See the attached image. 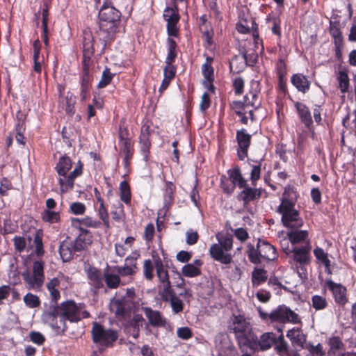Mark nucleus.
I'll return each instance as SVG.
<instances>
[{"instance_id":"052dcab7","label":"nucleus","mask_w":356,"mask_h":356,"mask_svg":"<svg viewBox=\"0 0 356 356\" xmlns=\"http://www.w3.org/2000/svg\"><path fill=\"white\" fill-rule=\"evenodd\" d=\"M202 74L204 78L209 83L213 81V68L211 65H207V64H203L202 67Z\"/></svg>"},{"instance_id":"412c9836","label":"nucleus","mask_w":356,"mask_h":356,"mask_svg":"<svg viewBox=\"0 0 356 356\" xmlns=\"http://www.w3.org/2000/svg\"><path fill=\"white\" fill-rule=\"evenodd\" d=\"M280 335L277 337L274 343L275 349L280 356H300L297 350H290L287 342L284 339L281 329L279 330Z\"/></svg>"},{"instance_id":"2eb2a0df","label":"nucleus","mask_w":356,"mask_h":356,"mask_svg":"<svg viewBox=\"0 0 356 356\" xmlns=\"http://www.w3.org/2000/svg\"><path fill=\"white\" fill-rule=\"evenodd\" d=\"M149 323L154 327H165L167 320L161 313L157 310H153L151 307H142Z\"/></svg>"},{"instance_id":"69168bd1","label":"nucleus","mask_w":356,"mask_h":356,"mask_svg":"<svg viewBox=\"0 0 356 356\" xmlns=\"http://www.w3.org/2000/svg\"><path fill=\"white\" fill-rule=\"evenodd\" d=\"M140 254L136 252H132L130 255H129L125 259V264L130 267L134 268L135 270L137 268L136 267V261L139 257Z\"/></svg>"},{"instance_id":"a211bd4d","label":"nucleus","mask_w":356,"mask_h":356,"mask_svg":"<svg viewBox=\"0 0 356 356\" xmlns=\"http://www.w3.org/2000/svg\"><path fill=\"white\" fill-rule=\"evenodd\" d=\"M258 248L260 249V256L267 261H275L278 257L276 248L267 241L258 238Z\"/></svg>"},{"instance_id":"5fc2aeb1","label":"nucleus","mask_w":356,"mask_h":356,"mask_svg":"<svg viewBox=\"0 0 356 356\" xmlns=\"http://www.w3.org/2000/svg\"><path fill=\"white\" fill-rule=\"evenodd\" d=\"M34 243L35 246V252L36 255L38 257L42 256L44 253V250L43 248L42 236L38 232L35 236Z\"/></svg>"},{"instance_id":"473e14b6","label":"nucleus","mask_w":356,"mask_h":356,"mask_svg":"<svg viewBox=\"0 0 356 356\" xmlns=\"http://www.w3.org/2000/svg\"><path fill=\"white\" fill-rule=\"evenodd\" d=\"M243 191L241 192V196L242 200L245 202H249L255 199L259 198L261 196V191L257 188H252L247 186L243 187Z\"/></svg>"},{"instance_id":"4468645a","label":"nucleus","mask_w":356,"mask_h":356,"mask_svg":"<svg viewBox=\"0 0 356 356\" xmlns=\"http://www.w3.org/2000/svg\"><path fill=\"white\" fill-rule=\"evenodd\" d=\"M79 229V235L72 241L74 250L76 252H81L86 250L88 247L92 243V236L90 231L83 227H77Z\"/></svg>"},{"instance_id":"c85d7f7f","label":"nucleus","mask_w":356,"mask_h":356,"mask_svg":"<svg viewBox=\"0 0 356 356\" xmlns=\"http://www.w3.org/2000/svg\"><path fill=\"white\" fill-rule=\"evenodd\" d=\"M229 179L234 186L237 185L239 188L245 187L246 180L242 177L240 169L238 166L227 171Z\"/></svg>"},{"instance_id":"a19ab883","label":"nucleus","mask_w":356,"mask_h":356,"mask_svg":"<svg viewBox=\"0 0 356 356\" xmlns=\"http://www.w3.org/2000/svg\"><path fill=\"white\" fill-rule=\"evenodd\" d=\"M90 77L87 72H84L81 83V100L85 101L86 99L87 93L90 88Z\"/></svg>"},{"instance_id":"9d476101","label":"nucleus","mask_w":356,"mask_h":356,"mask_svg":"<svg viewBox=\"0 0 356 356\" xmlns=\"http://www.w3.org/2000/svg\"><path fill=\"white\" fill-rule=\"evenodd\" d=\"M175 191V186L172 182L168 181L165 183L163 207L158 211V216L156 222H164L165 220H170V214H168V212L170 207L173 204Z\"/></svg>"},{"instance_id":"7ed1b4c3","label":"nucleus","mask_w":356,"mask_h":356,"mask_svg":"<svg viewBox=\"0 0 356 356\" xmlns=\"http://www.w3.org/2000/svg\"><path fill=\"white\" fill-rule=\"evenodd\" d=\"M228 330L234 334L239 348L245 352V346L254 333L250 323L243 315L233 314L229 322Z\"/></svg>"},{"instance_id":"cd10ccee","label":"nucleus","mask_w":356,"mask_h":356,"mask_svg":"<svg viewBox=\"0 0 356 356\" xmlns=\"http://www.w3.org/2000/svg\"><path fill=\"white\" fill-rule=\"evenodd\" d=\"M72 168L71 159L67 156H63L60 158L58 163L56 166V170L60 177H62L65 180L67 179L66 176L67 172Z\"/></svg>"},{"instance_id":"4be33fe9","label":"nucleus","mask_w":356,"mask_h":356,"mask_svg":"<svg viewBox=\"0 0 356 356\" xmlns=\"http://www.w3.org/2000/svg\"><path fill=\"white\" fill-rule=\"evenodd\" d=\"M286 337L290 339L293 346L299 348L296 350L298 352L302 349H305V344L307 343L306 342L307 336L301 330L296 328L291 329L288 330Z\"/></svg>"},{"instance_id":"6e6552de","label":"nucleus","mask_w":356,"mask_h":356,"mask_svg":"<svg viewBox=\"0 0 356 356\" xmlns=\"http://www.w3.org/2000/svg\"><path fill=\"white\" fill-rule=\"evenodd\" d=\"M276 340V334L273 332H265L261 335L259 338L254 333L247 346H245V352L248 350L255 353L259 351H265L271 348Z\"/></svg>"},{"instance_id":"a878e982","label":"nucleus","mask_w":356,"mask_h":356,"mask_svg":"<svg viewBox=\"0 0 356 356\" xmlns=\"http://www.w3.org/2000/svg\"><path fill=\"white\" fill-rule=\"evenodd\" d=\"M309 245L294 248L293 250L294 260L300 264H307L309 261Z\"/></svg>"},{"instance_id":"4c0bfd02","label":"nucleus","mask_w":356,"mask_h":356,"mask_svg":"<svg viewBox=\"0 0 356 356\" xmlns=\"http://www.w3.org/2000/svg\"><path fill=\"white\" fill-rule=\"evenodd\" d=\"M104 278L106 286L108 289H117L120 284V278L118 275L112 274L109 273H105L104 274Z\"/></svg>"},{"instance_id":"09e8293b","label":"nucleus","mask_w":356,"mask_h":356,"mask_svg":"<svg viewBox=\"0 0 356 356\" xmlns=\"http://www.w3.org/2000/svg\"><path fill=\"white\" fill-rule=\"evenodd\" d=\"M305 349L308 350L312 356H324L325 352L323 350V346L318 343L314 346L312 343L309 342L305 344Z\"/></svg>"},{"instance_id":"de8ad7c7","label":"nucleus","mask_w":356,"mask_h":356,"mask_svg":"<svg viewBox=\"0 0 356 356\" xmlns=\"http://www.w3.org/2000/svg\"><path fill=\"white\" fill-rule=\"evenodd\" d=\"M312 307L316 310H322L327 307V302L325 297L314 295L312 297Z\"/></svg>"},{"instance_id":"c9c22d12","label":"nucleus","mask_w":356,"mask_h":356,"mask_svg":"<svg viewBox=\"0 0 356 356\" xmlns=\"http://www.w3.org/2000/svg\"><path fill=\"white\" fill-rule=\"evenodd\" d=\"M337 79L339 83V88L341 92L343 94L348 92L349 90L350 83L348 75L346 70H343L339 71Z\"/></svg>"},{"instance_id":"72a5a7b5","label":"nucleus","mask_w":356,"mask_h":356,"mask_svg":"<svg viewBox=\"0 0 356 356\" xmlns=\"http://www.w3.org/2000/svg\"><path fill=\"white\" fill-rule=\"evenodd\" d=\"M328 345L330 346V349L327 352L328 356H337V350L344 348V344L339 337L330 338Z\"/></svg>"},{"instance_id":"5701e85b","label":"nucleus","mask_w":356,"mask_h":356,"mask_svg":"<svg viewBox=\"0 0 356 356\" xmlns=\"http://www.w3.org/2000/svg\"><path fill=\"white\" fill-rule=\"evenodd\" d=\"M76 252H77L74 250L72 241L66 239L60 243L59 247V253L63 262L71 261Z\"/></svg>"},{"instance_id":"8fccbe9b","label":"nucleus","mask_w":356,"mask_h":356,"mask_svg":"<svg viewBox=\"0 0 356 356\" xmlns=\"http://www.w3.org/2000/svg\"><path fill=\"white\" fill-rule=\"evenodd\" d=\"M307 236V231H294L289 234V238L292 243H298L305 240Z\"/></svg>"},{"instance_id":"e433bc0d","label":"nucleus","mask_w":356,"mask_h":356,"mask_svg":"<svg viewBox=\"0 0 356 356\" xmlns=\"http://www.w3.org/2000/svg\"><path fill=\"white\" fill-rule=\"evenodd\" d=\"M298 195L296 191L291 187H286L282 195L281 204H295Z\"/></svg>"},{"instance_id":"b1692460","label":"nucleus","mask_w":356,"mask_h":356,"mask_svg":"<svg viewBox=\"0 0 356 356\" xmlns=\"http://www.w3.org/2000/svg\"><path fill=\"white\" fill-rule=\"evenodd\" d=\"M295 106L297 109L299 118L307 128L310 129L313 124L311 113L306 105L300 102H296Z\"/></svg>"},{"instance_id":"393cba45","label":"nucleus","mask_w":356,"mask_h":356,"mask_svg":"<svg viewBox=\"0 0 356 356\" xmlns=\"http://www.w3.org/2000/svg\"><path fill=\"white\" fill-rule=\"evenodd\" d=\"M156 276L159 283L162 284L170 283L167 266H165L162 260L159 257L154 260Z\"/></svg>"},{"instance_id":"dca6fc26","label":"nucleus","mask_w":356,"mask_h":356,"mask_svg":"<svg viewBox=\"0 0 356 356\" xmlns=\"http://www.w3.org/2000/svg\"><path fill=\"white\" fill-rule=\"evenodd\" d=\"M236 140L238 142V156L240 160H243L248 156V149L250 145L251 136L242 129L236 133Z\"/></svg>"},{"instance_id":"79ce46f5","label":"nucleus","mask_w":356,"mask_h":356,"mask_svg":"<svg viewBox=\"0 0 356 356\" xmlns=\"http://www.w3.org/2000/svg\"><path fill=\"white\" fill-rule=\"evenodd\" d=\"M24 302L29 308H36L40 306L41 301L37 295L28 293L24 296Z\"/></svg>"},{"instance_id":"7c9ffc66","label":"nucleus","mask_w":356,"mask_h":356,"mask_svg":"<svg viewBox=\"0 0 356 356\" xmlns=\"http://www.w3.org/2000/svg\"><path fill=\"white\" fill-rule=\"evenodd\" d=\"M120 153L123 155L124 163L128 164L129 160L132 156L134 149L131 140H125L119 142Z\"/></svg>"},{"instance_id":"39448f33","label":"nucleus","mask_w":356,"mask_h":356,"mask_svg":"<svg viewBox=\"0 0 356 356\" xmlns=\"http://www.w3.org/2000/svg\"><path fill=\"white\" fill-rule=\"evenodd\" d=\"M91 336L95 343L100 344L106 348H111L118 339V332L112 329H106L98 322H93Z\"/></svg>"},{"instance_id":"4d7b16f0","label":"nucleus","mask_w":356,"mask_h":356,"mask_svg":"<svg viewBox=\"0 0 356 356\" xmlns=\"http://www.w3.org/2000/svg\"><path fill=\"white\" fill-rule=\"evenodd\" d=\"M145 323V319L141 314H134L130 321V325L133 329L140 330Z\"/></svg>"},{"instance_id":"f257e3e1","label":"nucleus","mask_w":356,"mask_h":356,"mask_svg":"<svg viewBox=\"0 0 356 356\" xmlns=\"http://www.w3.org/2000/svg\"><path fill=\"white\" fill-rule=\"evenodd\" d=\"M83 307V304H77L73 300H67L60 304L50 305L43 312L42 320L57 334L63 335L68 330L67 321L76 323L90 316L88 311H81Z\"/></svg>"},{"instance_id":"f03ea898","label":"nucleus","mask_w":356,"mask_h":356,"mask_svg":"<svg viewBox=\"0 0 356 356\" xmlns=\"http://www.w3.org/2000/svg\"><path fill=\"white\" fill-rule=\"evenodd\" d=\"M99 30L97 32L102 54L106 43L113 38L120 19V13L113 6H103L99 13Z\"/></svg>"},{"instance_id":"603ef678","label":"nucleus","mask_w":356,"mask_h":356,"mask_svg":"<svg viewBox=\"0 0 356 356\" xmlns=\"http://www.w3.org/2000/svg\"><path fill=\"white\" fill-rule=\"evenodd\" d=\"M113 76L114 74L111 72L110 69L106 68L102 72V78L98 83L97 87L99 88H103L108 86L111 83Z\"/></svg>"},{"instance_id":"c03bdc74","label":"nucleus","mask_w":356,"mask_h":356,"mask_svg":"<svg viewBox=\"0 0 356 356\" xmlns=\"http://www.w3.org/2000/svg\"><path fill=\"white\" fill-rule=\"evenodd\" d=\"M155 268V263L150 259H146L143 264V275L147 280H152L154 277V270Z\"/></svg>"},{"instance_id":"9b49d317","label":"nucleus","mask_w":356,"mask_h":356,"mask_svg":"<svg viewBox=\"0 0 356 356\" xmlns=\"http://www.w3.org/2000/svg\"><path fill=\"white\" fill-rule=\"evenodd\" d=\"M269 319L271 322L286 323L291 322L297 323L299 322L298 315L291 309L284 305H280L269 314Z\"/></svg>"},{"instance_id":"864d4df0","label":"nucleus","mask_w":356,"mask_h":356,"mask_svg":"<svg viewBox=\"0 0 356 356\" xmlns=\"http://www.w3.org/2000/svg\"><path fill=\"white\" fill-rule=\"evenodd\" d=\"M140 144L141 147V151L144 155L145 160H147L151 143L149 140V136H140Z\"/></svg>"},{"instance_id":"a18cd8bd","label":"nucleus","mask_w":356,"mask_h":356,"mask_svg":"<svg viewBox=\"0 0 356 356\" xmlns=\"http://www.w3.org/2000/svg\"><path fill=\"white\" fill-rule=\"evenodd\" d=\"M168 54L166 57L165 63L169 65V64H172L174 62V60L177 56V53H176L177 44H176L175 41L171 38L168 39Z\"/></svg>"},{"instance_id":"ea45409f","label":"nucleus","mask_w":356,"mask_h":356,"mask_svg":"<svg viewBox=\"0 0 356 356\" xmlns=\"http://www.w3.org/2000/svg\"><path fill=\"white\" fill-rule=\"evenodd\" d=\"M181 273L186 277H195L201 275V270L194 264H188L182 267Z\"/></svg>"},{"instance_id":"f8f14e48","label":"nucleus","mask_w":356,"mask_h":356,"mask_svg":"<svg viewBox=\"0 0 356 356\" xmlns=\"http://www.w3.org/2000/svg\"><path fill=\"white\" fill-rule=\"evenodd\" d=\"M325 284L331 291L334 302L339 306L343 307L348 302L347 289L340 283H336L332 280H326Z\"/></svg>"},{"instance_id":"ddd939ff","label":"nucleus","mask_w":356,"mask_h":356,"mask_svg":"<svg viewBox=\"0 0 356 356\" xmlns=\"http://www.w3.org/2000/svg\"><path fill=\"white\" fill-rule=\"evenodd\" d=\"M95 52L94 38L89 29L83 31V57L84 65H88Z\"/></svg>"},{"instance_id":"f704fd0d","label":"nucleus","mask_w":356,"mask_h":356,"mask_svg":"<svg viewBox=\"0 0 356 356\" xmlns=\"http://www.w3.org/2000/svg\"><path fill=\"white\" fill-rule=\"evenodd\" d=\"M163 17L167 23H178L180 17L177 5L175 3L172 8L167 7L164 10Z\"/></svg>"},{"instance_id":"13d9d810","label":"nucleus","mask_w":356,"mask_h":356,"mask_svg":"<svg viewBox=\"0 0 356 356\" xmlns=\"http://www.w3.org/2000/svg\"><path fill=\"white\" fill-rule=\"evenodd\" d=\"M29 338L32 342L38 346L42 345L45 341L44 336L42 333L36 331H31L29 333Z\"/></svg>"},{"instance_id":"58836bf2","label":"nucleus","mask_w":356,"mask_h":356,"mask_svg":"<svg viewBox=\"0 0 356 356\" xmlns=\"http://www.w3.org/2000/svg\"><path fill=\"white\" fill-rule=\"evenodd\" d=\"M120 199L125 204H129L131 202V190L129 184L126 181H122L120 184Z\"/></svg>"},{"instance_id":"bf43d9fd","label":"nucleus","mask_w":356,"mask_h":356,"mask_svg":"<svg viewBox=\"0 0 356 356\" xmlns=\"http://www.w3.org/2000/svg\"><path fill=\"white\" fill-rule=\"evenodd\" d=\"M172 311L175 313H179L183 311L184 304L181 299L176 296L171 298L170 300Z\"/></svg>"},{"instance_id":"6e6d98bb","label":"nucleus","mask_w":356,"mask_h":356,"mask_svg":"<svg viewBox=\"0 0 356 356\" xmlns=\"http://www.w3.org/2000/svg\"><path fill=\"white\" fill-rule=\"evenodd\" d=\"M177 335L181 339L188 340L192 338L193 334L190 327H181L177 329Z\"/></svg>"},{"instance_id":"e2e57ef3","label":"nucleus","mask_w":356,"mask_h":356,"mask_svg":"<svg viewBox=\"0 0 356 356\" xmlns=\"http://www.w3.org/2000/svg\"><path fill=\"white\" fill-rule=\"evenodd\" d=\"M155 232L154 224H147L145 228L144 238L147 242L152 241Z\"/></svg>"},{"instance_id":"1a4fd4ad","label":"nucleus","mask_w":356,"mask_h":356,"mask_svg":"<svg viewBox=\"0 0 356 356\" xmlns=\"http://www.w3.org/2000/svg\"><path fill=\"white\" fill-rule=\"evenodd\" d=\"M260 104L257 92L250 91L245 95L243 102H233L232 108L236 115L241 116L246 114V108L251 107L257 109Z\"/></svg>"},{"instance_id":"49530a36","label":"nucleus","mask_w":356,"mask_h":356,"mask_svg":"<svg viewBox=\"0 0 356 356\" xmlns=\"http://www.w3.org/2000/svg\"><path fill=\"white\" fill-rule=\"evenodd\" d=\"M62 103L65 106V110L69 115H72L74 113V104L75 97L72 94H67V95L63 98Z\"/></svg>"},{"instance_id":"2f4dec72","label":"nucleus","mask_w":356,"mask_h":356,"mask_svg":"<svg viewBox=\"0 0 356 356\" xmlns=\"http://www.w3.org/2000/svg\"><path fill=\"white\" fill-rule=\"evenodd\" d=\"M267 271L264 268H255L252 273V283L253 286H258L266 282Z\"/></svg>"},{"instance_id":"20e7f679","label":"nucleus","mask_w":356,"mask_h":356,"mask_svg":"<svg viewBox=\"0 0 356 356\" xmlns=\"http://www.w3.org/2000/svg\"><path fill=\"white\" fill-rule=\"evenodd\" d=\"M218 243H214L209 248V254L215 261L223 264H229L232 261V256L227 253L233 248L232 236L218 232L216 235Z\"/></svg>"},{"instance_id":"423d86ee","label":"nucleus","mask_w":356,"mask_h":356,"mask_svg":"<svg viewBox=\"0 0 356 356\" xmlns=\"http://www.w3.org/2000/svg\"><path fill=\"white\" fill-rule=\"evenodd\" d=\"M44 266L43 260H35L32 265V274L29 272L22 273L23 279L29 288L36 289L42 287L45 280Z\"/></svg>"},{"instance_id":"680f3d73","label":"nucleus","mask_w":356,"mask_h":356,"mask_svg":"<svg viewBox=\"0 0 356 356\" xmlns=\"http://www.w3.org/2000/svg\"><path fill=\"white\" fill-rule=\"evenodd\" d=\"M116 271L119 276L132 275L136 273V270L134 268L127 266L126 264L124 266H117Z\"/></svg>"},{"instance_id":"aec40b11","label":"nucleus","mask_w":356,"mask_h":356,"mask_svg":"<svg viewBox=\"0 0 356 356\" xmlns=\"http://www.w3.org/2000/svg\"><path fill=\"white\" fill-rule=\"evenodd\" d=\"M86 273L89 284L96 291L104 287V275H102L99 269L90 266L86 270Z\"/></svg>"},{"instance_id":"0e129e2a","label":"nucleus","mask_w":356,"mask_h":356,"mask_svg":"<svg viewBox=\"0 0 356 356\" xmlns=\"http://www.w3.org/2000/svg\"><path fill=\"white\" fill-rule=\"evenodd\" d=\"M15 248L19 252H22L26 248V241L21 236H15L13 238Z\"/></svg>"},{"instance_id":"c756f323","label":"nucleus","mask_w":356,"mask_h":356,"mask_svg":"<svg viewBox=\"0 0 356 356\" xmlns=\"http://www.w3.org/2000/svg\"><path fill=\"white\" fill-rule=\"evenodd\" d=\"M246 254L249 261L254 264H259L261 262V256H260V249L258 248V242L257 245L249 243L247 245Z\"/></svg>"},{"instance_id":"bb28decb","label":"nucleus","mask_w":356,"mask_h":356,"mask_svg":"<svg viewBox=\"0 0 356 356\" xmlns=\"http://www.w3.org/2000/svg\"><path fill=\"white\" fill-rule=\"evenodd\" d=\"M292 84L300 92L305 93L309 89L310 83L305 76L302 74H296L291 79Z\"/></svg>"},{"instance_id":"37998d69","label":"nucleus","mask_w":356,"mask_h":356,"mask_svg":"<svg viewBox=\"0 0 356 356\" xmlns=\"http://www.w3.org/2000/svg\"><path fill=\"white\" fill-rule=\"evenodd\" d=\"M40 15H42V29L46 31L47 30L49 15V6L47 1H44L43 3V8L35 14L36 19H38Z\"/></svg>"},{"instance_id":"6ab92c4d","label":"nucleus","mask_w":356,"mask_h":356,"mask_svg":"<svg viewBox=\"0 0 356 356\" xmlns=\"http://www.w3.org/2000/svg\"><path fill=\"white\" fill-rule=\"evenodd\" d=\"M82 174V164L80 161L77 163L74 170L71 172L66 180L62 177L59 178V184L60 186V191L62 193H65L69 190H71L74 187V181L75 178L80 176Z\"/></svg>"},{"instance_id":"0eeeda50","label":"nucleus","mask_w":356,"mask_h":356,"mask_svg":"<svg viewBox=\"0 0 356 356\" xmlns=\"http://www.w3.org/2000/svg\"><path fill=\"white\" fill-rule=\"evenodd\" d=\"M127 299V298L120 297H114L111 299L109 310L119 321L124 320L131 314L134 303Z\"/></svg>"},{"instance_id":"774afa93","label":"nucleus","mask_w":356,"mask_h":356,"mask_svg":"<svg viewBox=\"0 0 356 356\" xmlns=\"http://www.w3.org/2000/svg\"><path fill=\"white\" fill-rule=\"evenodd\" d=\"M71 211L76 215L83 214L86 210L85 205L81 202L72 203L70 206Z\"/></svg>"},{"instance_id":"338daca9","label":"nucleus","mask_w":356,"mask_h":356,"mask_svg":"<svg viewBox=\"0 0 356 356\" xmlns=\"http://www.w3.org/2000/svg\"><path fill=\"white\" fill-rule=\"evenodd\" d=\"M257 298L261 302H267L271 298L270 293L268 291L261 289L256 293Z\"/></svg>"},{"instance_id":"3c124183","label":"nucleus","mask_w":356,"mask_h":356,"mask_svg":"<svg viewBox=\"0 0 356 356\" xmlns=\"http://www.w3.org/2000/svg\"><path fill=\"white\" fill-rule=\"evenodd\" d=\"M162 291L161 293V298L163 301L168 302L171 298L175 296L174 290L172 288L171 282L162 284Z\"/></svg>"},{"instance_id":"f3484780","label":"nucleus","mask_w":356,"mask_h":356,"mask_svg":"<svg viewBox=\"0 0 356 356\" xmlns=\"http://www.w3.org/2000/svg\"><path fill=\"white\" fill-rule=\"evenodd\" d=\"M295 204H280L278 212L282 215V222H292L300 220V213L295 209Z\"/></svg>"}]
</instances>
